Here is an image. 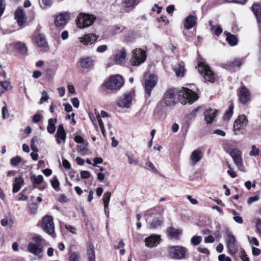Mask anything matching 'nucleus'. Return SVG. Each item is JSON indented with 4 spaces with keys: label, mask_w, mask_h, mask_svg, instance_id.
Here are the masks:
<instances>
[{
    "label": "nucleus",
    "mask_w": 261,
    "mask_h": 261,
    "mask_svg": "<svg viewBox=\"0 0 261 261\" xmlns=\"http://www.w3.org/2000/svg\"><path fill=\"white\" fill-rule=\"evenodd\" d=\"M198 95L192 90L182 88L179 92L175 89H169L164 93L163 101L167 107L176 105L178 100L182 104L192 103L198 99Z\"/></svg>",
    "instance_id": "1"
},
{
    "label": "nucleus",
    "mask_w": 261,
    "mask_h": 261,
    "mask_svg": "<svg viewBox=\"0 0 261 261\" xmlns=\"http://www.w3.org/2000/svg\"><path fill=\"white\" fill-rule=\"evenodd\" d=\"M198 70L206 81L211 83L215 82V75L206 63L200 62L198 64Z\"/></svg>",
    "instance_id": "2"
},
{
    "label": "nucleus",
    "mask_w": 261,
    "mask_h": 261,
    "mask_svg": "<svg viewBox=\"0 0 261 261\" xmlns=\"http://www.w3.org/2000/svg\"><path fill=\"white\" fill-rule=\"evenodd\" d=\"M123 80L121 76L115 75L112 76L109 80L106 82L105 86L107 89L111 90H118L123 86Z\"/></svg>",
    "instance_id": "3"
},
{
    "label": "nucleus",
    "mask_w": 261,
    "mask_h": 261,
    "mask_svg": "<svg viewBox=\"0 0 261 261\" xmlns=\"http://www.w3.org/2000/svg\"><path fill=\"white\" fill-rule=\"evenodd\" d=\"M96 17L93 15L80 14L76 20L78 28H84L92 25Z\"/></svg>",
    "instance_id": "4"
},
{
    "label": "nucleus",
    "mask_w": 261,
    "mask_h": 261,
    "mask_svg": "<svg viewBox=\"0 0 261 261\" xmlns=\"http://www.w3.org/2000/svg\"><path fill=\"white\" fill-rule=\"evenodd\" d=\"M168 251L171 258L180 259L185 257L186 249L180 246H170L168 248Z\"/></svg>",
    "instance_id": "5"
},
{
    "label": "nucleus",
    "mask_w": 261,
    "mask_h": 261,
    "mask_svg": "<svg viewBox=\"0 0 261 261\" xmlns=\"http://www.w3.org/2000/svg\"><path fill=\"white\" fill-rule=\"evenodd\" d=\"M146 59L145 53L140 48L133 51V56L130 60L131 64L133 66H138L144 62Z\"/></svg>",
    "instance_id": "6"
},
{
    "label": "nucleus",
    "mask_w": 261,
    "mask_h": 261,
    "mask_svg": "<svg viewBox=\"0 0 261 261\" xmlns=\"http://www.w3.org/2000/svg\"><path fill=\"white\" fill-rule=\"evenodd\" d=\"M42 228L48 234L54 233L55 224L52 216L46 215L43 217Z\"/></svg>",
    "instance_id": "7"
},
{
    "label": "nucleus",
    "mask_w": 261,
    "mask_h": 261,
    "mask_svg": "<svg viewBox=\"0 0 261 261\" xmlns=\"http://www.w3.org/2000/svg\"><path fill=\"white\" fill-rule=\"evenodd\" d=\"M158 81V77L154 74L149 75H145L144 87L146 94L148 96H150L152 89L155 86Z\"/></svg>",
    "instance_id": "8"
},
{
    "label": "nucleus",
    "mask_w": 261,
    "mask_h": 261,
    "mask_svg": "<svg viewBox=\"0 0 261 261\" xmlns=\"http://www.w3.org/2000/svg\"><path fill=\"white\" fill-rule=\"evenodd\" d=\"M227 247L231 254L236 253L238 251V246L236 243V240L233 235L230 232L227 233L226 240Z\"/></svg>",
    "instance_id": "9"
},
{
    "label": "nucleus",
    "mask_w": 261,
    "mask_h": 261,
    "mask_svg": "<svg viewBox=\"0 0 261 261\" xmlns=\"http://www.w3.org/2000/svg\"><path fill=\"white\" fill-rule=\"evenodd\" d=\"M133 99L132 94L130 93H126L118 101V105L121 108H130L132 105Z\"/></svg>",
    "instance_id": "10"
},
{
    "label": "nucleus",
    "mask_w": 261,
    "mask_h": 261,
    "mask_svg": "<svg viewBox=\"0 0 261 261\" xmlns=\"http://www.w3.org/2000/svg\"><path fill=\"white\" fill-rule=\"evenodd\" d=\"M229 154L233 159L235 164L238 167H240L242 165L243 160L242 158V152L239 148H234L232 149Z\"/></svg>",
    "instance_id": "11"
},
{
    "label": "nucleus",
    "mask_w": 261,
    "mask_h": 261,
    "mask_svg": "<svg viewBox=\"0 0 261 261\" xmlns=\"http://www.w3.org/2000/svg\"><path fill=\"white\" fill-rule=\"evenodd\" d=\"M126 51L124 48L118 49L114 57V61L117 64L122 65L125 62Z\"/></svg>",
    "instance_id": "12"
},
{
    "label": "nucleus",
    "mask_w": 261,
    "mask_h": 261,
    "mask_svg": "<svg viewBox=\"0 0 261 261\" xmlns=\"http://www.w3.org/2000/svg\"><path fill=\"white\" fill-rule=\"evenodd\" d=\"M239 97L240 102L242 104H246L250 100L251 94L249 90L243 86L240 89Z\"/></svg>",
    "instance_id": "13"
},
{
    "label": "nucleus",
    "mask_w": 261,
    "mask_h": 261,
    "mask_svg": "<svg viewBox=\"0 0 261 261\" xmlns=\"http://www.w3.org/2000/svg\"><path fill=\"white\" fill-rule=\"evenodd\" d=\"M15 19L16 20L19 26H22L26 22L27 17L23 10L18 8L15 12Z\"/></svg>",
    "instance_id": "14"
},
{
    "label": "nucleus",
    "mask_w": 261,
    "mask_h": 261,
    "mask_svg": "<svg viewBox=\"0 0 261 261\" xmlns=\"http://www.w3.org/2000/svg\"><path fill=\"white\" fill-rule=\"evenodd\" d=\"M70 17L68 13L65 12L58 15L55 20V25L57 27H62L64 26L67 22Z\"/></svg>",
    "instance_id": "15"
},
{
    "label": "nucleus",
    "mask_w": 261,
    "mask_h": 261,
    "mask_svg": "<svg viewBox=\"0 0 261 261\" xmlns=\"http://www.w3.org/2000/svg\"><path fill=\"white\" fill-rule=\"evenodd\" d=\"M247 122L248 120L244 115L239 116L234 122V130H239L243 128L246 126Z\"/></svg>",
    "instance_id": "16"
},
{
    "label": "nucleus",
    "mask_w": 261,
    "mask_h": 261,
    "mask_svg": "<svg viewBox=\"0 0 261 261\" xmlns=\"http://www.w3.org/2000/svg\"><path fill=\"white\" fill-rule=\"evenodd\" d=\"M160 236L152 234L145 239V245L148 247H154L160 243Z\"/></svg>",
    "instance_id": "17"
},
{
    "label": "nucleus",
    "mask_w": 261,
    "mask_h": 261,
    "mask_svg": "<svg viewBox=\"0 0 261 261\" xmlns=\"http://www.w3.org/2000/svg\"><path fill=\"white\" fill-rule=\"evenodd\" d=\"M98 36L94 34H85L82 37L79 38V40L81 43L87 45L89 44H92L98 38Z\"/></svg>",
    "instance_id": "18"
},
{
    "label": "nucleus",
    "mask_w": 261,
    "mask_h": 261,
    "mask_svg": "<svg viewBox=\"0 0 261 261\" xmlns=\"http://www.w3.org/2000/svg\"><path fill=\"white\" fill-rule=\"evenodd\" d=\"M56 141L58 144L61 143V142H65L66 138V134L63 125H60L57 129L55 135Z\"/></svg>",
    "instance_id": "19"
},
{
    "label": "nucleus",
    "mask_w": 261,
    "mask_h": 261,
    "mask_svg": "<svg viewBox=\"0 0 261 261\" xmlns=\"http://www.w3.org/2000/svg\"><path fill=\"white\" fill-rule=\"evenodd\" d=\"M36 43L39 47L42 48L44 51L48 49L47 42L46 38L43 35L39 34L36 39Z\"/></svg>",
    "instance_id": "20"
},
{
    "label": "nucleus",
    "mask_w": 261,
    "mask_h": 261,
    "mask_svg": "<svg viewBox=\"0 0 261 261\" xmlns=\"http://www.w3.org/2000/svg\"><path fill=\"white\" fill-rule=\"evenodd\" d=\"M197 23V17L193 15H190L186 18L184 22V27L189 30L194 27Z\"/></svg>",
    "instance_id": "21"
},
{
    "label": "nucleus",
    "mask_w": 261,
    "mask_h": 261,
    "mask_svg": "<svg viewBox=\"0 0 261 261\" xmlns=\"http://www.w3.org/2000/svg\"><path fill=\"white\" fill-rule=\"evenodd\" d=\"M202 156L203 153L200 150L197 149L194 150L192 152L190 158L191 164L192 165H196L201 160Z\"/></svg>",
    "instance_id": "22"
},
{
    "label": "nucleus",
    "mask_w": 261,
    "mask_h": 261,
    "mask_svg": "<svg viewBox=\"0 0 261 261\" xmlns=\"http://www.w3.org/2000/svg\"><path fill=\"white\" fill-rule=\"evenodd\" d=\"M28 249L29 252L35 255L40 254L42 252V246L33 243L29 244Z\"/></svg>",
    "instance_id": "23"
},
{
    "label": "nucleus",
    "mask_w": 261,
    "mask_h": 261,
    "mask_svg": "<svg viewBox=\"0 0 261 261\" xmlns=\"http://www.w3.org/2000/svg\"><path fill=\"white\" fill-rule=\"evenodd\" d=\"M217 110L213 111L212 109L207 110L204 112L205 120L207 123H211L215 117Z\"/></svg>",
    "instance_id": "24"
},
{
    "label": "nucleus",
    "mask_w": 261,
    "mask_h": 261,
    "mask_svg": "<svg viewBox=\"0 0 261 261\" xmlns=\"http://www.w3.org/2000/svg\"><path fill=\"white\" fill-rule=\"evenodd\" d=\"M80 62L81 66L85 69L90 68L93 65V60L89 57L81 59Z\"/></svg>",
    "instance_id": "25"
},
{
    "label": "nucleus",
    "mask_w": 261,
    "mask_h": 261,
    "mask_svg": "<svg viewBox=\"0 0 261 261\" xmlns=\"http://www.w3.org/2000/svg\"><path fill=\"white\" fill-rule=\"evenodd\" d=\"M57 123V118H49L48 120V125L47 126V130L49 134H54L56 130V124Z\"/></svg>",
    "instance_id": "26"
},
{
    "label": "nucleus",
    "mask_w": 261,
    "mask_h": 261,
    "mask_svg": "<svg viewBox=\"0 0 261 261\" xmlns=\"http://www.w3.org/2000/svg\"><path fill=\"white\" fill-rule=\"evenodd\" d=\"M87 255L89 261H95V251L93 244L89 242L87 243Z\"/></svg>",
    "instance_id": "27"
},
{
    "label": "nucleus",
    "mask_w": 261,
    "mask_h": 261,
    "mask_svg": "<svg viewBox=\"0 0 261 261\" xmlns=\"http://www.w3.org/2000/svg\"><path fill=\"white\" fill-rule=\"evenodd\" d=\"M224 33L226 35V40L230 46H232L237 44L238 41L235 35L226 32H225Z\"/></svg>",
    "instance_id": "28"
},
{
    "label": "nucleus",
    "mask_w": 261,
    "mask_h": 261,
    "mask_svg": "<svg viewBox=\"0 0 261 261\" xmlns=\"http://www.w3.org/2000/svg\"><path fill=\"white\" fill-rule=\"evenodd\" d=\"M14 45L20 54L25 55L27 53L28 48L25 43L21 42H17L14 44Z\"/></svg>",
    "instance_id": "29"
},
{
    "label": "nucleus",
    "mask_w": 261,
    "mask_h": 261,
    "mask_svg": "<svg viewBox=\"0 0 261 261\" xmlns=\"http://www.w3.org/2000/svg\"><path fill=\"white\" fill-rule=\"evenodd\" d=\"M23 179L22 177L16 178L13 184V192L16 193L19 191L21 188V185L23 183Z\"/></svg>",
    "instance_id": "30"
},
{
    "label": "nucleus",
    "mask_w": 261,
    "mask_h": 261,
    "mask_svg": "<svg viewBox=\"0 0 261 261\" xmlns=\"http://www.w3.org/2000/svg\"><path fill=\"white\" fill-rule=\"evenodd\" d=\"M173 70L177 76H182L185 72V68L182 63H179L173 67Z\"/></svg>",
    "instance_id": "31"
},
{
    "label": "nucleus",
    "mask_w": 261,
    "mask_h": 261,
    "mask_svg": "<svg viewBox=\"0 0 261 261\" xmlns=\"http://www.w3.org/2000/svg\"><path fill=\"white\" fill-rule=\"evenodd\" d=\"M112 31L115 34H123L127 32V29L125 27L116 25L112 28Z\"/></svg>",
    "instance_id": "32"
},
{
    "label": "nucleus",
    "mask_w": 261,
    "mask_h": 261,
    "mask_svg": "<svg viewBox=\"0 0 261 261\" xmlns=\"http://www.w3.org/2000/svg\"><path fill=\"white\" fill-rule=\"evenodd\" d=\"M252 10L255 15L258 21L261 15V6L258 4H254L252 6Z\"/></svg>",
    "instance_id": "33"
},
{
    "label": "nucleus",
    "mask_w": 261,
    "mask_h": 261,
    "mask_svg": "<svg viewBox=\"0 0 261 261\" xmlns=\"http://www.w3.org/2000/svg\"><path fill=\"white\" fill-rule=\"evenodd\" d=\"M31 180L34 185H39L43 180V177L41 175L36 176L33 175L31 176Z\"/></svg>",
    "instance_id": "34"
},
{
    "label": "nucleus",
    "mask_w": 261,
    "mask_h": 261,
    "mask_svg": "<svg viewBox=\"0 0 261 261\" xmlns=\"http://www.w3.org/2000/svg\"><path fill=\"white\" fill-rule=\"evenodd\" d=\"M168 232L170 236L177 237L180 234L181 231L179 229H176L173 227H171L168 229Z\"/></svg>",
    "instance_id": "35"
},
{
    "label": "nucleus",
    "mask_w": 261,
    "mask_h": 261,
    "mask_svg": "<svg viewBox=\"0 0 261 261\" xmlns=\"http://www.w3.org/2000/svg\"><path fill=\"white\" fill-rule=\"evenodd\" d=\"M163 221L160 218H154L150 224L151 228H156L161 225Z\"/></svg>",
    "instance_id": "36"
},
{
    "label": "nucleus",
    "mask_w": 261,
    "mask_h": 261,
    "mask_svg": "<svg viewBox=\"0 0 261 261\" xmlns=\"http://www.w3.org/2000/svg\"><path fill=\"white\" fill-rule=\"evenodd\" d=\"M244 62L243 59H236L233 61L230 62L229 65L232 68L240 67Z\"/></svg>",
    "instance_id": "37"
},
{
    "label": "nucleus",
    "mask_w": 261,
    "mask_h": 261,
    "mask_svg": "<svg viewBox=\"0 0 261 261\" xmlns=\"http://www.w3.org/2000/svg\"><path fill=\"white\" fill-rule=\"evenodd\" d=\"M136 0H121V4L123 7L130 8L134 6Z\"/></svg>",
    "instance_id": "38"
},
{
    "label": "nucleus",
    "mask_w": 261,
    "mask_h": 261,
    "mask_svg": "<svg viewBox=\"0 0 261 261\" xmlns=\"http://www.w3.org/2000/svg\"><path fill=\"white\" fill-rule=\"evenodd\" d=\"M125 155L128 158V162L130 164L137 165L138 163V160L134 155L126 152Z\"/></svg>",
    "instance_id": "39"
},
{
    "label": "nucleus",
    "mask_w": 261,
    "mask_h": 261,
    "mask_svg": "<svg viewBox=\"0 0 261 261\" xmlns=\"http://www.w3.org/2000/svg\"><path fill=\"white\" fill-rule=\"evenodd\" d=\"M111 193L110 192H106L103 197V202L104 207L109 206V201L111 198Z\"/></svg>",
    "instance_id": "40"
},
{
    "label": "nucleus",
    "mask_w": 261,
    "mask_h": 261,
    "mask_svg": "<svg viewBox=\"0 0 261 261\" xmlns=\"http://www.w3.org/2000/svg\"><path fill=\"white\" fill-rule=\"evenodd\" d=\"M0 86L5 90H10L12 89L11 83L9 81H6L0 82Z\"/></svg>",
    "instance_id": "41"
},
{
    "label": "nucleus",
    "mask_w": 261,
    "mask_h": 261,
    "mask_svg": "<svg viewBox=\"0 0 261 261\" xmlns=\"http://www.w3.org/2000/svg\"><path fill=\"white\" fill-rule=\"evenodd\" d=\"M201 241L202 237L199 236H194L191 239V242L194 245H198L200 243Z\"/></svg>",
    "instance_id": "42"
},
{
    "label": "nucleus",
    "mask_w": 261,
    "mask_h": 261,
    "mask_svg": "<svg viewBox=\"0 0 261 261\" xmlns=\"http://www.w3.org/2000/svg\"><path fill=\"white\" fill-rule=\"evenodd\" d=\"M233 106L232 104H231L228 111H227L225 114V115L224 116V119H229L233 114Z\"/></svg>",
    "instance_id": "43"
},
{
    "label": "nucleus",
    "mask_w": 261,
    "mask_h": 261,
    "mask_svg": "<svg viewBox=\"0 0 261 261\" xmlns=\"http://www.w3.org/2000/svg\"><path fill=\"white\" fill-rule=\"evenodd\" d=\"M49 99V96L47 94V91L44 90L42 92V97L39 102V104L41 105L43 103V102L47 101Z\"/></svg>",
    "instance_id": "44"
},
{
    "label": "nucleus",
    "mask_w": 261,
    "mask_h": 261,
    "mask_svg": "<svg viewBox=\"0 0 261 261\" xmlns=\"http://www.w3.org/2000/svg\"><path fill=\"white\" fill-rule=\"evenodd\" d=\"M233 215L234 216L233 219L236 222L239 224H242L243 222L242 218L239 216L235 210L233 211Z\"/></svg>",
    "instance_id": "45"
},
{
    "label": "nucleus",
    "mask_w": 261,
    "mask_h": 261,
    "mask_svg": "<svg viewBox=\"0 0 261 261\" xmlns=\"http://www.w3.org/2000/svg\"><path fill=\"white\" fill-rule=\"evenodd\" d=\"M251 149L249 153L250 156H257L259 154V150L255 145L251 146Z\"/></svg>",
    "instance_id": "46"
},
{
    "label": "nucleus",
    "mask_w": 261,
    "mask_h": 261,
    "mask_svg": "<svg viewBox=\"0 0 261 261\" xmlns=\"http://www.w3.org/2000/svg\"><path fill=\"white\" fill-rule=\"evenodd\" d=\"M1 224L3 226H9L11 227L13 224V221L11 219H4L1 221Z\"/></svg>",
    "instance_id": "47"
},
{
    "label": "nucleus",
    "mask_w": 261,
    "mask_h": 261,
    "mask_svg": "<svg viewBox=\"0 0 261 261\" xmlns=\"http://www.w3.org/2000/svg\"><path fill=\"white\" fill-rule=\"evenodd\" d=\"M80 254L78 253L72 252L69 256L70 261H79Z\"/></svg>",
    "instance_id": "48"
},
{
    "label": "nucleus",
    "mask_w": 261,
    "mask_h": 261,
    "mask_svg": "<svg viewBox=\"0 0 261 261\" xmlns=\"http://www.w3.org/2000/svg\"><path fill=\"white\" fill-rule=\"evenodd\" d=\"M211 29L212 31L215 32V33L217 36H219L222 32V29L220 25L213 26Z\"/></svg>",
    "instance_id": "49"
},
{
    "label": "nucleus",
    "mask_w": 261,
    "mask_h": 261,
    "mask_svg": "<svg viewBox=\"0 0 261 261\" xmlns=\"http://www.w3.org/2000/svg\"><path fill=\"white\" fill-rule=\"evenodd\" d=\"M248 240L249 242V243L251 245H254L255 246H259V242L257 240V238L255 237H248Z\"/></svg>",
    "instance_id": "50"
},
{
    "label": "nucleus",
    "mask_w": 261,
    "mask_h": 261,
    "mask_svg": "<svg viewBox=\"0 0 261 261\" xmlns=\"http://www.w3.org/2000/svg\"><path fill=\"white\" fill-rule=\"evenodd\" d=\"M33 241L35 243V244L41 246V244L45 242V240L42 239L40 236H36L33 238Z\"/></svg>",
    "instance_id": "51"
},
{
    "label": "nucleus",
    "mask_w": 261,
    "mask_h": 261,
    "mask_svg": "<svg viewBox=\"0 0 261 261\" xmlns=\"http://www.w3.org/2000/svg\"><path fill=\"white\" fill-rule=\"evenodd\" d=\"M21 161V159L20 156H17L13 158L11 160V163L14 166L17 165Z\"/></svg>",
    "instance_id": "52"
},
{
    "label": "nucleus",
    "mask_w": 261,
    "mask_h": 261,
    "mask_svg": "<svg viewBox=\"0 0 261 261\" xmlns=\"http://www.w3.org/2000/svg\"><path fill=\"white\" fill-rule=\"evenodd\" d=\"M52 187L56 190H58L59 188L60 183L57 177H55L51 181Z\"/></svg>",
    "instance_id": "53"
},
{
    "label": "nucleus",
    "mask_w": 261,
    "mask_h": 261,
    "mask_svg": "<svg viewBox=\"0 0 261 261\" xmlns=\"http://www.w3.org/2000/svg\"><path fill=\"white\" fill-rule=\"evenodd\" d=\"M66 229L74 234H76V229L73 226L69 224H65Z\"/></svg>",
    "instance_id": "54"
},
{
    "label": "nucleus",
    "mask_w": 261,
    "mask_h": 261,
    "mask_svg": "<svg viewBox=\"0 0 261 261\" xmlns=\"http://www.w3.org/2000/svg\"><path fill=\"white\" fill-rule=\"evenodd\" d=\"M42 118V115L40 114H36L33 116L32 121L34 123L39 122Z\"/></svg>",
    "instance_id": "55"
},
{
    "label": "nucleus",
    "mask_w": 261,
    "mask_h": 261,
    "mask_svg": "<svg viewBox=\"0 0 261 261\" xmlns=\"http://www.w3.org/2000/svg\"><path fill=\"white\" fill-rule=\"evenodd\" d=\"M258 199L259 197L258 196L250 197L247 200V203L251 205L253 202L258 201Z\"/></svg>",
    "instance_id": "56"
},
{
    "label": "nucleus",
    "mask_w": 261,
    "mask_h": 261,
    "mask_svg": "<svg viewBox=\"0 0 261 261\" xmlns=\"http://www.w3.org/2000/svg\"><path fill=\"white\" fill-rule=\"evenodd\" d=\"M81 176L82 178L87 179L90 176V173L87 171H81Z\"/></svg>",
    "instance_id": "57"
},
{
    "label": "nucleus",
    "mask_w": 261,
    "mask_h": 261,
    "mask_svg": "<svg viewBox=\"0 0 261 261\" xmlns=\"http://www.w3.org/2000/svg\"><path fill=\"white\" fill-rule=\"evenodd\" d=\"M218 259L219 261H231V258L229 256H225V254L220 255Z\"/></svg>",
    "instance_id": "58"
},
{
    "label": "nucleus",
    "mask_w": 261,
    "mask_h": 261,
    "mask_svg": "<svg viewBox=\"0 0 261 261\" xmlns=\"http://www.w3.org/2000/svg\"><path fill=\"white\" fill-rule=\"evenodd\" d=\"M255 227L257 232L261 234V219H257L255 224Z\"/></svg>",
    "instance_id": "59"
},
{
    "label": "nucleus",
    "mask_w": 261,
    "mask_h": 261,
    "mask_svg": "<svg viewBox=\"0 0 261 261\" xmlns=\"http://www.w3.org/2000/svg\"><path fill=\"white\" fill-rule=\"evenodd\" d=\"M107 49V46L106 45H102L99 46L97 49L96 51L98 53H103Z\"/></svg>",
    "instance_id": "60"
},
{
    "label": "nucleus",
    "mask_w": 261,
    "mask_h": 261,
    "mask_svg": "<svg viewBox=\"0 0 261 261\" xmlns=\"http://www.w3.org/2000/svg\"><path fill=\"white\" fill-rule=\"evenodd\" d=\"M71 102L74 107H75L76 108L79 107L80 102H79V100L77 98H76V97L73 98L71 99Z\"/></svg>",
    "instance_id": "61"
},
{
    "label": "nucleus",
    "mask_w": 261,
    "mask_h": 261,
    "mask_svg": "<svg viewBox=\"0 0 261 261\" xmlns=\"http://www.w3.org/2000/svg\"><path fill=\"white\" fill-rule=\"evenodd\" d=\"M215 241V239L214 237L212 236H209L204 239V242L206 243H213Z\"/></svg>",
    "instance_id": "62"
},
{
    "label": "nucleus",
    "mask_w": 261,
    "mask_h": 261,
    "mask_svg": "<svg viewBox=\"0 0 261 261\" xmlns=\"http://www.w3.org/2000/svg\"><path fill=\"white\" fill-rule=\"evenodd\" d=\"M31 147L34 152H38V149L35 145V139L33 138L31 140Z\"/></svg>",
    "instance_id": "63"
},
{
    "label": "nucleus",
    "mask_w": 261,
    "mask_h": 261,
    "mask_svg": "<svg viewBox=\"0 0 261 261\" xmlns=\"http://www.w3.org/2000/svg\"><path fill=\"white\" fill-rule=\"evenodd\" d=\"M93 165L96 166V164H100L103 163V159L101 158H95L93 160Z\"/></svg>",
    "instance_id": "64"
}]
</instances>
